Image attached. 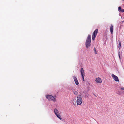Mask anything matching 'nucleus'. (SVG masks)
<instances>
[{
    "mask_svg": "<svg viewBox=\"0 0 124 124\" xmlns=\"http://www.w3.org/2000/svg\"><path fill=\"white\" fill-rule=\"evenodd\" d=\"M91 35H89L88 37L87 38L85 43L86 47L87 48L91 46Z\"/></svg>",
    "mask_w": 124,
    "mask_h": 124,
    "instance_id": "nucleus-1",
    "label": "nucleus"
},
{
    "mask_svg": "<svg viewBox=\"0 0 124 124\" xmlns=\"http://www.w3.org/2000/svg\"><path fill=\"white\" fill-rule=\"evenodd\" d=\"M82 96L80 94L77 96L76 102L77 105H80L82 104Z\"/></svg>",
    "mask_w": 124,
    "mask_h": 124,
    "instance_id": "nucleus-2",
    "label": "nucleus"
},
{
    "mask_svg": "<svg viewBox=\"0 0 124 124\" xmlns=\"http://www.w3.org/2000/svg\"><path fill=\"white\" fill-rule=\"evenodd\" d=\"M46 97L49 101H53L54 102H55L56 101V100L55 97L51 95H46Z\"/></svg>",
    "mask_w": 124,
    "mask_h": 124,
    "instance_id": "nucleus-3",
    "label": "nucleus"
},
{
    "mask_svg": "<svg viewBox=\"0 0 124 124\" xmlns=\"http://www.w3.org/2000/svg\"><path fill=\"white\" fill-rule=\"evenodd\" d=\"M54 112L55 114L56 115L57 117L60 120H62V118L61 117L59 112L57 109L56 108H55L54 109Z\"/></svg>",
    "mask_w": 124,
    "mask_h": 124,
    "instance_id": "nucleus-4",
    "label": "nucleus"
},
{
    "mask_svg": "<svg viewBox=\"0 0 124 124\" xmlns=\"http://www.w3.org/2000/svg\"><path fill=\"white\" fill-rule=\"evenodd\" d=\"M80 72L81 75H82V76L83 78V81H84V76H85L84 75V70H83V68H81V70H80Z\"/></svg>",
    "mask_w": 124,
    "mask_h": 124,
    "instance_id": "nucleus-5",
    "label": "nucleus"
},
{
    "mask_svg": "<svg viewBox=\"0 0 124 124\" xmlns=\"http://www.w3.org/2000/svg\"><path fill=\"white\" fill-rule=\"evenodd\" d=\"M111 76L115 81L117 82L119 81L118 78L117 76L113 74H112Z\"/></svg>",
    "mask_w": 124,
    "mask_h": 124,
    "instance_id": "nucleus-6",
    "label": "nucleus"
},
{
    "mask_svg": "<svg viewBox=\"0 0 124 124\" xmlns=\"http://www.w3.org/2000/svg\"><path fill=\"white\" fill-rule=\"evenodd\" d=\"M95 81L97 83H101L102 82L101 79L99 77L96 79Z\"/></svg>",
    "mask_w": 124,
    "mask_h": 124,
    "instance_id": "nucleus-7",
    "label": "nucleus"
},
{
    "mask_svg": "<svg viewBox=\"0 0 124 124\" xmlns=\"http://www.w3.org/2000/svg\"><path fill=\"white\" fill-rule=\"evenodd\" d=\"M73 78L76 84L78 85L79 84V83L77 78L75 76H74L73 77Z\"/></svg>",
    "mask_w": 124,
    "mask_h": 124,
    "instance_id": "nucleus-8",
    "label": "nucleus"
},
{
    "mask_svg": "<svg viewBox=\"0 0 124 124\" xmlns=\"http://www.w3.org/2000/svg\"><path fill=\"white\" fill-rule=\"evenodd\" d=\"M98 29H96L93 32V35L96 36L98 33Z\"/></svg>",
    "mask_w": 124,
    "mask_h": 124,
    "instance_id": "nucleus-9",
    "label": "nucleus"
},
{
    "mask_svg": "<svg viewBox=\"0 0 124 124\" xmlns=\"http://www.w3.org/2000/svg\"><path fill=\"white\" fill-rule=\"evenodd\" d=\"M110 31L111 32V34H112L113 33V25H111V26L110 27Z\"/></svg>",
    "mask_w": 124,
    "mask_h": 124,
    "instance_id": "nucleus-10",
    "label": "nucleus"
},
{
    "mask_svg": "<svg viewBox=\"0 0 124 124\" xmlns=\"http://www.w3.org/2000/svg\"><path fill=\"white\" fill-rule=\"evenodd\" d=\"M118 41H119V46H118V48L120 49L121 46V41L119 40H118Z\"/></svg>",
    "mask_w": 124,
    "mask_h": 124,
    "instance_id": "nucleus-11",
    "label": "nucleus"
},
{
    "mask_svg": "<svg viewBox=\"0 0 124 124\" xmlns=\"http://www.w3.org/2000/svg\"><path fill=\"white\" fill-rule=\"evenodd\" d=\"M96 36H95L93 35H92V39L93 40L95 39V38Z\"/></svg>",
    "mask_w": 124,
    "mask_h": 124,
    "instance_id": "nucleus-12",
    "label": "nucleus"
},
{
    "mask_svg": "<svg viewBox=\"0 0 124 124\" xmlns=\"http://www.w3.org/2000/svg\"><path fill=\"white\" fill-rule=\"evenodd\" d=\"M118 10L121 11V10H122V9L121 7H118Z\"/></svg>",
    "mask_w": 124,
    "mask_h": 124,
    "instance_id": "nucleus-13",
    "label": "nucleus"
},
{
    "mask_svg": "<svg viewBox=\"0 0 124 124\" xmlns=\"http://www.w3.org/2000/svg\"><path fill=\"white\" fill-rule=\"evenodd\" d=\"M94 51L95 54H97V52L96 50V49L95 47L94 48Z\"/></svg>",
    "mask_w": 124,
    "mask_h": 124,
    "instance_id": "nucleus-14",
    "label": "nucleus"
},
{
    "mask_svg": "<svg viewBox=\"0 0 124 124\" xmlns=\"http://www.w3.org/2000/svg\"><path fill=\"white\" fill-rule=\"evenodd\" d=\"M74 93L75 94H76L77 93V92L76 91H74Z\"/></svg>",
    "mask_w": 124,
    "mask_h": 124,
    "instance_id": "nucleus-15",
    "label": "nucleus"
},
{
    "mask_svg": "<svg viewBox=\"0 0 124 124\" xmlns=\"http://www.w3.org/2000/svg\"><path fill=\"white\" fill-rule=\"evenodd\" d=\"M85 97H88V96H89V95L88 94H85Z\"/></svg>",
    "mask_w": 124,
    "mask_h": 124,
    "instance_id": "nucleus-16",
    "label": "nucleus"
},
{
    "mask_svg": "<svg viewBox=\"0 0 124 124\" xmlns=\"http://www.w3.org/2000/svg\"><path fill=\"white\" fill-rule=\"evenodd\" d=\"M119 53H120V52L119 51V52H118V56H119V57L120 59V57Z\"/></svg>",
    "mask_w": 124,
    "mask_h": 124,
    "instance_id": "nucleus-17",
    "label": "nucleus"
},
{
    "mask_svg": "<svg viewBox=\"0 0 124 124\" xmlns=\"http://www.w3.org/2000/svg\"><path fill=\"white\" fill-rule=\"evenodd\" d=\"M121 12H124V9L122 10H121Z\"/></svg>",
    "mask_w": 124,
    "mask_h": 124,
    "instance_id": "nucleus-18",
    "label": "nucleus"
},
{
    "mask_svg": "<svg viewBox=\"0 0 124 124\" xmlns=\"http://www.w3.org/2000/svg\"><path fill=\"white\" fill-rule=\"evenodd\" d=\"M121 89L124 90V88H121Z\"/></svg>",
    "mask_w": 124,
    "mask_h": 124,
    "instance_id": "nucleus-19",
    "label": "nucleus"
},
{
    "mask_svg": "<svg viewBox=\"0 0 124 124\" xmlns=\"http://www.w3.org/2000/svg\"><path fill=\"white\" fill-rule=\"evenodd\" d=\"M93 94L96 97H97V96L95 94H94L93 93Z\"/></svg>",
    "mask_w": 124,
    "mask_h": 124,
    "instance_id": "nucleus-20",
    "label": "nucleus"
},
{
    "mask_svg": "<svg viewBox=\"0 0 124 124\" xmlns=\"http://www.w3.org/2000/svg\"><path fill=\"white\" fill-rule=\"evenodd\" d=\"M122 23H124V20L123 21H122Z\"/></svg>",
    "mask_w": 124,
    "mask_h": 124,
    "instance_id": "nucleus-21",
    "label": "nucleus"
},
{
    "mask_svg": "<svg viewBox=\"0 0 124 124\" xmlns=\"http://www.w3.org/2000/svg\"><path fill=\"white\" fill-rule=\"evenodd\" d=\"M123 1H124V0H123Z\"/></svg>",
    "mask_w": 124,
    "mask_h": 124,
    "instance_id": "nucleus-22",
    "label": "nucleus"
}]
</instances>
